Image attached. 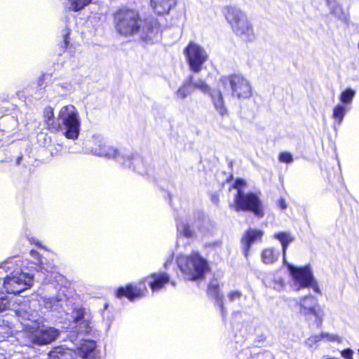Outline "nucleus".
Wrapping results in <instances>:
<instances>
[{
    "label": "nucleus",
    "mask_w": 359,
    "mask_h": 359,
    "mask_svg": "<svg viewBox=\"0 0 359 359\" xmlns=\"http://www.w3.org/2000/svg\"><path fill=\"white\" fill-rule=\"evenodd\" d=\"M39 303L36 301L25 302L19 305L15 314L24 327L29 345L45 346L54 341L60 331L43 323V318L36 310Z\"/></svg>",
    "instance_id": "nucleus-1"
},
{
    "label": "nucleus",
    "mask_w": 359,
    "mask_h": 359,
    "mask_svg": "<svg viewBox=\"0 0 359 359\" xmlns=\"http://www.w3.org/2000/svg\"><path fill=\"white\" fill-rule=\"evenodd\" d=\"M28 261L19 256L9 257L0 264L1 291L19 294L30 288L34 283V269L28 267Z\"/></svg>",
    "instance_id": "nucleus-2"
},
{
    "label": "nucleus",
    "mask_w": 359,
    "mask_h": 359,
    "mask_svg": "<svg viewBox=\"0 0 359 359\" xmlns=\"http://www.w3.org/2000/svg\"><path fill=\"white\" fill-rule=\"evenodd\" d=\"M116 31L121 35L138 36L145 41L157 39L159 25L155 19L142 20L137 11L132 9H121L114 15Z\"/></svg>",
    "instance_id": "nucleus-3"
},
{
    "label": "nucleus",
    "mask_w": 359,
    "mask_h": 359,
    "mask_svg": "<svg viewBox=\"0 0 359 359\" xmlns=\"http://www.w3.org/2000/svg\"><path fill=\"white\" fill-rule=\"evenodd\" d=\"M222 88L230 90L232 97L239 100L249 99L252 94L250 82L242 74H233L222 76L218 82V89H212L210 93L215 109L222 116L227 114Z\"/></svg>",
    "instance_id": "nucleus-4"
},
{
    "label": "nucleus",
    "mask_w": 359,
    "mask_h": 359,
    "mask_svg": "<svg viewBox=\"0 0 359 359\" xmlns=\"http://www.w3.org/2000/svg\"><path fill=\"white\" fill-rule=\"evenodd\" d=\"M222 12L237 36L245 41H252L255 39L253 26L245 12L232 6H225Z\"/></svg>",
    "instance_id": "nucleus-5"
},
{
    "label": "nucleus",
    "mask_w": 359,
    "mask_h": 359,
    "mask_svg": "<svg viewBox=\"0 0 359 359\" xmlns=\"http://www.w3.org/2000/svg\"><path fill=\"white\" fill-rule=\"evenodd\" d=\"M245 181L242 179H237L233 188L236 189L233 203L230 207L236 212L251 211L255 216L262 217L264 216L262 204L257 194L252 192L245 193L243 188L245 186Z\"/></svg>",
    "instance_id": "nucleus-6"
},
{
    "label": "nucleus",
    "mask_w": 359,
    "mask_h": 359,
    "mask_svg": "<svg viewBox=\"0 0 359 359\" xmlns=\"http://www.w3.org/2000/svg\"><path fill=\"white\" fill-rule=\"evenodd\" d=\"M178 268L189 280H198L203 278L208 269L207 261L197 252H193L190 255H180L177 257Z\"/></svg>",
    "instance_id": "nucleus-7"
},
{
    "label": "nucleus",
    "mask_w": 359,
    "mask_h": 359,
    "mask_svg": "<svg viewBox=\"0 0 359 359\" xmlns=\"http://www.w3.org/2000/svg\"><path fill=\"white\" fill-rule=\"evenodd\" d=\"M60 128L67 139L76 140L81 130V119L76 108L72 104L65 105L60 109L57 115Z\"/></svg>",
    "instance_id": "nucleus-8"
},
{
    "label": "nucleus",
    "mask_w": 359,
    "mask_h": 359,
    "mask_svg": "<svg viewBox=\"0 0 359 359\" xmlns=\"http://www.w3.org/2000/svg\"><path fill=\"white\" fill-rule=\"evenodd\" d=\"M283 264L289 271L293 282V287L296 290L311 287L315 292L321 293L318 282L315 279L313 271L309 265L295 266L287 261H285Z\"/></svg>",
    "instance_id": "nucleus-9"
},
{
    "label": "nucleus",
    "mask_w": 359,
    "mask_h": 359,
    "mask_svg": "<svg viewBox=\"0 0 359 359\" xmlns=\"http://www.w3.org/2000/svg\"><path fill=\"white\" fill-rule=\"evenodd\" d=\"M299 312L306 319H311L315 318V320L318 325H321L325 313L323 310L320 307L317 298L312 295H306L299 299Z\"/></svg>",
    "instance_id": "nucleus-10"
},
{
    "label": "nucleus",
    "mask_w": 359,
    "mask_h": 359,
    "mask_svg": "<svg viewBox=\"0 0 359 359\" xmlns=\"http://www.w3.org/2000/svg\"><path fill=\"white\" fill-rule=\"evenodd\" d=\"M184 52L190 69L195 73L201 72L208 57L204 48L195 42H190Z\"/></svg>",
    "instance_id": "nucleus-11"
},
{
    "label": "nucleus",
    "mask_w": 359,
    "mask_h": 359,
    "mask_svg": "<svg viewBox=\"0 0 359 359\" xmlns=\"http://www.w3.org/2000/svg\"><path fill=\"white\" fill-rule=\"evenodd\" d=\"M74 332L78 334L89 333L92 329V315L86 309H74L72 312Z\"/></svg>",
    "instance_id": "nucleus-12"
},
{
    "label": "nucleus",
    "mask_w": 359,
    "mask_h": 359,
    "mask_svg": "<svg viewBox=\"0 0 359 359\" xmlns=\"http://www.w3.org/2000/svg\"><path fill=\"white\" fill-rule=\"evenodd\" d=\"M39 304L47 311H55L58 313L66 312L67 299L63 291H58L56 296L41 297Z\"/></svg>",
    "instance_id": "nucleus-13"
},
{
    "label": "nucleus",
    "mask_w": 359,
    "mask_h": 359,
    "mask_svg": "<svg viewBox=\"0 0 359 359\" xmlns=\"http://www.w3.org/2000/svg\"><path fill=\"white\" fill-rule=\"evenodd\" d=\"M31 257V262L35 265L34 269L41 272L53 273L56 270V266L55 265L53 260L46 259L41 256L39 252L32 250L29 252ZM33 269L34 267H32Z\"/></svg>",
    "instance_id": "nucleus-14"
},
{
    "label": "nucleus",
    "mask_w": 359,
    "mask_h": 359,
    "mask_svg": "<svg viewBox=\"0 0 359 359\" xmlns=\"http://www.w3.org/2000/svg\"><path fill=\"white\" fill-rule=\"evenodd\" d=\"M170 281V276L165 272L154 273L146 277L142 283H147L152 292H158Z\"/></svg>",
    "instance_id": "nucleus-15"
},
{
    "label": "nucleus",
    "mask_w": 359,
    "mask_h": 359,
    "mask_svg": "<svg viewBox=\"0 0 359 359\" xmlns=\"http://www.w3.org/2000/svg\"><path fill=\"white\" fill-rule=\"evenodd\" d=\"M147 292L145 287L143 288L137 287L136 285L128 284L126 287H119L116 290V297L121 298L127 297L130 301L136 298H140L144 295Z\"/></svg>",
    "instance_id": "nucleus-16"
},
{
    "label": "nucleus",
    "mask_w": 359,
    "mask_h": 359,
    "mask_svg": "<svg viewBox=\"0 0 359 359\" xmlns=\"http://www.w3.org/2000/svg\"><path fill=\"white\" fill-rule=\"evenodd\" d=\"M264 235V231L259 229H250L248 230L243 238V248L245 256L247 257L251 245L255 242L260 241Z\"/></svg>",
    "instance_id": "nucleus-17"
},
{
    "label": "nucleus",
    "mask_w": 359,
    "mask_h": 359,
    "mask_svg": "<svg viewBox=\"0 0 359 359\" xmlns=\"http://www.w3.org/2000/svg\"><path fill=\"white\" fill-rule=\"evenodd\" d=\"M107 144L104 138L100 135H94L85 143V149L87 153L95 156L102 154L101 151Z\"/></svg>",
    "instance_id": "nucleus-18"
},
{
    "label": "nucleus",
    "mask_w": 359,
    "mask_h": 359,
    "mask_svg": "<svg viewBox=\"0 0 359 359\" xmlns=\"http://www.w3.org/2000/svg\"><path fill=\"white\" fill-rule=\"evenodd\" d=\"M193 75H190L175 92L174 97L177 101L182 102L194 92Z\"/></svg>",
    "instance_id": "nucleus-19"
},
{
    "label": "nucleus",
    "mask_w": 359,
    "mask_h": 359,
    "mask_svg": "<svg viewBox=\"0 0 359 359\" xmlns=\"http://www.w3.org/2000/svg\"><path fill=\"white\" fill-rule=\"evenodd\" d=\"M208 294L213 298L215 302L219 306L222 315L224 313V306L223 302V294L220 293L219 285L217 280H212L208 287Z\"/></svg>",
    "instance_id": "nucleus-20"
},
{
    "label": "nucleus",
    "mask_w": 359,
    "mask_h": 359,
    "mask_svg": "<svg viewBox=\"0 0 359 359\" xmlns=\"http://www.w3.org/2000/svg\"><path fill=\"white\" fill-rule=\"evenodd\" d=\"M273 238L278 240L282 247L283 263L286 261V251L290 243L294 241V236L290 231H278L274 233Z\"/></svg>",
    "instance_id": "nucleus-21"
},
{
    "label": "nucleus",
    "mask_w": 359,
    "mask_h": 359,
    "mask_svg": "<svg viewBox=\"0 0 359 359\" xmlns=\"http://www.w3.org/2000/svg\"><path fill=\"white\" fill-rule=\"evenodd\" d=\"M176 4V0H151V6L158 15L168 13Z\"/></svg>",
    "instance_id": "nucleus-22"
},
{
    "label": "nucleus",
    "mask_w": 359,
    "mask_h": 359,
    "mask_svg": "<svg viewBox=\"0 0 359 359\" xmlns=\"http://www.w3.org/2000/svg\"><path fill=\"white\" fill-rule=\"evenodd\" d=\"M76 352L64 346L55 347L50 351L48 359H75Z\"/></svg>",
    "instance_id": "nucleus-23"
},
{
    "label": "nucleus",
    "mask_w": 359,
    "mask_h": 359,
    "mask_svg": "<svg viewBox=\"0 0 359 359\" xmlns=\"http://www.w3.org/2000/svg\"><path fill=\"white\" fill-rule=\"evenodd\" d=\"M125 161L127 164H130L129 168H133L140 174L145 172L144 165L142 158L138 155H126Z\"/></svg>",
    "instance_id": "nucleus-24"
},
{
    "label": "nucleus",
    "mask_w": 359,
    "mask_h": 359,
    "mask_svg": "<svg viewBox=\"0 0 359 359\" xmlns=\"http://www.w3.org/2000/svg\"><path fill=\"white\" fill-rule=\"evenodd\" d=\"M96 345L93 340H81L77 348V354L82 358H88L95 349Z\"/></svg>",
    "instance_id": "nucleus-25"
},
{
    "label": "nucleus",
    "mask_w": 359,
    "mask_h": 359,
    "mask_svg": "<svg viewBox=\"0 0 359 359\" xmlns=\"http://www.w3.org/2000/svg\"><path fill=\"white\" fill-rule=\"evenodd\" d=\"M45 122L49 130L52 132L57 131L60 129V124L55 121L53 108L46 107L43 111Z\"/></svg>",
    "instance_id": "nucleus-26"
},
{
    "label": "nucleus",
    "mask_w": 359,
    "mask_h": 359,
    "mask_svg": "<svg viewBox=\"0 0 359 359\" xmlns=\"http://www.w3.org/2000/svg\"><path fill=\"white\" fill-rule=\"evenodd\" d=\"M349 110V107L337 104L332 110V118L334 119V125L339 126L343 122L344 118Z\"/></svg>",
    "instance_id": "nucleus-27"
},
{
    "label": "nucleus",
    "mask_w": 359,
    "mask_h": 359,
    "mask_svg": "<svg viewBox=\"0 0 359 359\" xmlns=\"http://www.w3.org/2000/svg\"><path fill=\"white\" fill-rule=\"evenodd\" d=\"M176 226L179 236L191 238L194 236V232L187 220L183 219H177Z\"/></svg>",
    "instance_id": "nucleus-28"
},
{
    "label": "nucleus",
    "mask_w": 359,
    "mask_h": 359,
    "mask_svg": "<svg viewBox=\"0 0 359 359\" xmlns=\"http://www.w3.org/2000/svg\"><path fill=\"white\" fill-rule=\"evenodd\" d=\"M280 257L278 250L273 248H269L263 250L262 259L264 264H270L276 262Z\"/></svg>",
    "instance_id": "nucleus-29"
},
{
    "label": "nucleus",
    "mask_w": 359,
    "mask_h": 359,
    "mask_svg": "<svg viewBox=\"0 0 359 359\" xmlns=\"http://www.w3.org/2000/svg\"><path fill=\"white\" fill-rule=\"evenodd\" d=\"M107 152L105 154V158H114L116 161L126 167H130V164H127L125 161L126 154H121L116 147L109 146V148L107 149Z\"/></svg>",
    "instance_id": "nucleus-30"
},
{
    "label": "nucleus",
    "mask_w": 359,
    "mask_h": 359,
    "mask_svg": "<svg viewBox=\"0 0 359 359\" xmlns=\"http://www.w3.org/2000/svg\"><path fill=\"white\" fill-rule=\"evenodd\" d=\"M323 339H327V341H338L339 340V336H337L336 334H330L328 333H321L320 335H315V336H312V337H309L306 340V344L308 346H311L313 344L320 341Z\"/></svg>",
    "instance_id": "nucleus-31"
},
{
    "label": "nucleus",
    "mask_w": 359,
    "mask_h": 359,
    "mask_svg": "<svg viewBox=\"0 0 359 359\" xmlns=\"http://www.w3.org/2000/svg\"><path fill=\"white\" fill-rule=\"evenodd\" d=\"M92 0H67L66 6L74 12L79 11L88 6Z\"/></svg>",
    "instance_id": "nucleus-32"
},
{
    "label": "nucleus",
    "mask_w": 359,
    "mask_h": 359,
    "mask_svg": "<svg viewBox=\"0 0 359 359\" xmlns=\"http://www.w3.org/2000/svg\"><path fill=\"white\" fill-rule=\"evenodd\" d=\"M355 95V91L353 89L350 88L345 89L339 95L340 104L348 107L351 104Z\"/></svg>",
    "instance_id": "nucleus-33"
},
{
    "label": "nucleus",
    "mask_w": 359,
    "mask_h": 359,
    "mask_svg": "<svg viewBox=\"0 0 359 359\" xmlns=\"http://www.w3.org/2000/svg\"><path fill=\"white\" fill-rule=\"evenodd\" d=\"M327 6L329 7L330 12L335 17L338 18L339 20H343L344 18V14L342 11L341 6L337 2L336 0H325Z\"/></svg>",
    "instance_id": "nucleus-34"
},
{
    "label": "nucleus",
    "mask_w": 359,
    "mask_h": 359,
    "mask_svg": "<svg viewBox=\"0 0 359 359\" xmlns=\"http://www.w3.org/2000/svg\"><path fill=\"white\" fill-rule=\"evenodd\" d=\"M53 88L58 95H65L72 90V86L69 82L56 83L53 85Z\"/></svg>",
    "instance_id": "nucleus-35"
},
{
    "label": "nucleus",
    "mask_w": 359,
    "mask_h": 359,
    "mask_svg": "<svg viewBox=\"0 0 359 359\" xmlns=\"http://www.w3.org/2000/svg\"><path fill=\"white\" fill-rule=\"evenodd\" d=\"M192 85L194 90L195 88H197L202 91L203 93H207L209 91V87L206 84V83L202 79H195L194 76Z\"/></svg>",
    "instance_id": "nucleus-36"
},
{
    "label": "nucleus",
    "mask_w": 359,
    "mask_h": 359,
    "mask_svg": "<svg viewBox=\"0 0 359 359\" xmlns=\"http://www.w3.org/2000/svg\"><path fill=\"white\" fill-rule=\"evenodd\" d=\"M243 297V293L239 290H231L226 297L229 302H238Z\"/></svg>",
    "instance_id": "nucleus-37"
},
{
    "label": "nucleus",
    "mask_w": 359,
    "mask_h": 359,
    "mask_svg": "<svg viewBox=\"0 0 359 359\" xmlns=\"http://www.w3.org/2000/svg\"><path fill=\"white\" fill-rule=\"evenodd\" d=\"M1 283L2 280L0 279V313L5 311L8 305V300L6 296L3 295V292L1 291Z\"/></svg>",
    "instance_id": "nucleus-38"
},
{
    "label": "nucleus",
    "mask_w": 359,
    "mask_h": 359,
    "mask_svg": "<svg viewBox=\"0 0 359 359\" xmlns=\"http://www.w3.org/2000/svg\"><path fill=\"white\" fill-rule=\"evenodd\" d=\"M251 359H273V355L270 351H264L253 355Z\"/></svg>",
    "instance_id": "nucleus-39"
},
{
    "label": "nucleus",
    "mask_w": 359,
    "mask_h": 359,
    "mask_svg": "<svg viewBox=\"0 0 359 359\" xmlns=\"http://www.w3.org/2000/svg\"><path fill=\"white\" fill-rule=\"evenodd\" d=\"M279 161L281 162L290 163L293 161L292 156L288 152H282L279 155Z\"/></svg>",
    "instance_id": "nucleus-40"
},
{
    "label": "nucleus",
    "mask_w": 359,
    "mask_h": 359,
    "mask_svg": "<svg viewBox=\"0 0 359 359\" xmlns=\"http://www.w3.org/2000/svg\"><path fill=\"white\" fill-rule=\"evenodd\" d=\"M63 146L61 144H56L50 149V154L52 156H57L61 154Z\"/></svg>",
    "instance_id": "nucleus-41"
},
{
    "label": "nucleus",
    "mask_w": 359,
    "mask_h": 359,
    "mask_svg": "<svg viewBox=\"0 0 359 359\" xmlns=\"http://www.w3.org/2000/svg\"><path fill=\"white\" fill-rule=\"evenodd\" d=\"M27 239L29 241V242L31 244L35 245L40 248L45 249V248L41 245V243H40L39 240L37 238L34 237V236H27Z\"/></svg>",
    "instance_id": "nucleus-42"
},
{
    "label": "nucleus",
    "mask_w": 359,
    "mask_h": 359,
    "mask_svg": "<svg viewBox=\"0 0 359 359\" xmlns=\"http://www.w3.org/2000/svg\"><path fill=\"white\" fill-rule=\"evenodd\" d=\"M353 351L351 348H347L341 351V355L344 359H353Z\"/></svg>",
    "instance_id": "nucleus-43"
},
{
    "label": "nucleus",
    "mask_w": 359,
    "mask_h": 359,
    "mask_svg": "<svg viewBox=\"0 0 359 359\" xmlns=\"http://www.w3.org/2000/svg\"><path fill=\"white\" fill-rule=\"evenodd\" d=\"M278 206L282 210H285L287 208V203L283 198H280L278 202Z\"/></svg>",
    "instance_id": "nucleus-44"
},
{
    "label": "nucleus",
    "mask_w": 359,
    "mask_h": 359,
    "mask_svg": "<svg viewBox=\"0 0 359 359\" xmlns=\"http://www.w3.org/2000/svg\"><path fill=\"white\" fill-rule=\"evenodd\" d=\"M274 289L276 290H280L283 287V283L281 279H278L277 282H276V285L273 286Z\"/></svg>",
    "instance_id": "nucleus-45"
},
{
    "label": "nucleus",
    "mask_w": 359,
    "mask_h": 359,
    "mask_svg": "<svg viewBox=\"0 0 359 359\" xmlns=\"http://www.w3.org/2000/svg\"><path fill=\"white\" fill-rule=\"evenodd\" d=\"M111 323H112L111 318H108L106 320H104V324H105V327H106L105 329H106L107 332L109 330V329L111 327Z\"/></svg>",
    "instance_id": "nucleus-46"
},
{
    "label": "nucleus",
    "mask_w": 359,
    "mask_h": 359,
    "mask_svg": "<svg viewBox=\"0 0 359 359\" xmlns=\"http://www.w3.org/2000/svg\"><path fill=\"white\" fill-rule=\"evenodd\" d=\"M109 146L110 145H108L107 144H106L105 146L103 147V149L101 151L103 154H99L98 156L105 157V154H107V149L109 148Z\"/></svg>",
    "instance_id": "nucleus-47"
},
{
    "label": "nucleus",
    "mask_w": 359,
    "mask_h": 359,
    "mask_svg": "<svg viewBox=\"0 0 359 359\" xmlns=\"http://www.w3.org/2000/svg\"><path fill=\"white\" fill-rule=\"evenodd\" d=\"M22 159V157H19L18 159H17V164H20V161Z\"/></svg>",
    "instance_id": "nucleus-48"
},
{
    "label": "nucleus",
    "mask_w": 359,
    "mask_h": 359,
    "mask_svg": "<svg viewBox=\"0 0 359 359\" xmlns=\"http://www.w3.org/2000/svg\"><path fill=\"white\" fill-rule=\"evenodd\" d=\"M46 136H47V135H46V134H41L40 135H39V137H46Z\"/></svg>",
    "instance_id": "nucleus-49"
},
{
    "label": "nucleus",
    "mask_w": 359,
    "mask_h": 359,
    "mask_svg": "<svg viewBox=\"0 0 359 359\" xmlns=\"http://www.w3.org/2000/svg\"><path fill=\"white\" fill-rule=\"evenodd\" d=\"M170 283H171V285H173V286H175V281H171V282H170Z\"/></svg>",
    "instance_id": "nucleus-50"
},
{
    "label": "nucleus",
    "mask_w": 359,
    "mask_h": 359,
    "mask_svg": "<svg viewBox=\"0 0 359 359\" xmlns=\"http://www.w3.org/2000/svg\"><path fill=\"white\" fill-rule=\"evenodd\" d=\"M178 239H180V237H178ZM179 240L177 241V244H178Z\"/></svg>",
    "instance_id": "nucleus-51"
},
{
    "label": "nucleus",
    "mask_w": 359,
    "mask_h": 359,
    "mask_svg": "<svg viewBox=\"0 0 359 359\" xmlns=\"http://www.w3.org/2000/svg\"><path fill=\"white\" fill-rule=\"evenodd\" d=\"M358 48H359V42H358Z\"/></svg>",
    "instance_id": "nucleus-52"
},
{
    "label": "nucleus",
    "mask_w": 359,
    "mask_h": 359,
    "mask_svg": "<svg viewBox=\"0 0 359 359\" xmlns=\"http://www.w3.org/2000/svg\"><path fill=\"white\" fill-rule=\"evenodd\" d=\"M358 353H359V348H358Z\"/></svg>",
    "instance_id": "nucleus-53"
}]
</instances>
